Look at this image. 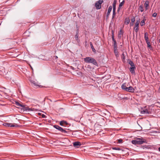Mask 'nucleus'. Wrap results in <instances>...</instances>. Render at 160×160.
<instances>
[{
  "label": "nucleus",
  "instance_id": "obj_11",
  "mask_svg": "<svg viewBox=\"0 0 160 160\" xmlns=\"http://www.w3.org/2000/svg\"><path fill=\"white\" fill-rule=\"evenodd\" d=\"M73 145L74 147L78 148L79 146L81 145V144L80 142H76L73 143Z\"/></svg>",
  "mask_w": 160,
  "mask_h": 160
},
{
  "label": "nucleus",
  "instance_id": "obj_22",
  "mask_svg": "<svg viewBox=\"0 0 160 160\" xmlns=\"http://www.w3.org/2000/svg\"><path fill=\"white\" fill-rule=\"evenodd\" d=\"M144 6L146 8V9L147 10L148 9V7L149 6V2L148 1H147L145 2V4H144Z\"/></svg>",
  "mask_w": 160,
  "mask_h": 160
},
{
  "label": "nucleus",
  "instance_id": "obj_3",
  "mask_svg": "<svg viewBox=\"0 0 160 160\" xmlns=\"http://www.w3.org/2000/svg\"><path fill=\"white\" fill-rule=\"evenodd\" d=\"M30 82L32 85L34 87L37 88L38 87H40L41 86L40 85V83H39L36 80H32V79L29 80Z\"/></svg>",
  "mask_w": 160,
  "mask_h": 160
},
{
  "label": "nucleus",
  "instance_id": "obj_31",
  "mask_svg": "<svg viewBox=\"0 0 160 160\" xmlns=\"http://www.w3.org/2000/svg\"><path fill=\"white\" fill-rule=\"evenodd\" d=\"M112 149L114 150H121L120 148H119L117 147H113Z\"/></svg>",
  "mask_w": 160,
  "mask_h": 160
},
{
  "label": "nucleus",
  "instance_id": "obj_34",
  "mask_svg": "<svg viewBox=\"0 0 160 160\" xmlns=\"http://www.w3.org/2000/svg\"><path fill=\"white\" fill-rule=\"evenodd\" d=\"M112 40L113 41H116L115 40L114 37V35H113V33H112Z\"/></svg>",
  "mask_w": 160,
  "mask_h": 160
},
{
  "label": "nucleus",
  "instance_id": "obj_24",
  "mask_svg": "<svg viewBox=\"0 0 160 160\" xmlns=\"http://www.w3.org/2000/svg\"><path fill=\"white\" fill-rule=\"evenodd\" d=\"M148 45V47L151 50L152 49V47L151 46L150 42L149 41L147 42H146Z\"/></svg>",
  "mask_w": 160,
  "mask_h": 160
},
{
  "label": "nucleus",
  "instance_id": "obj_2",
  "mask_svg": "<svg viewBox=\"0 0 160 160\" xmlns=\"http://www.w3.org/2000/svg\"><path fill=\"white\" fill-rule=\"evenodd\" d=\"M144 142L142 139L140 138H137L132 141V143L134 144H141Z\"/></svg>",
  "mask_w": 160,
  "mask_h": 160
},
{
  "label": "nucleus",
  "instance_id": "obj_38",
  "mask_svg": "<svg viewBox=\"0 0 160 160\" xmlns=\"http://www.w3.org/2000/svg\"><path fill=\"white\" fill-rule=\"evenodd\" d=\"M142 20H144V21H146V18L145 16L143 17V19Z\"/></svg>",
  "mask_w": 160,
  "mask_h": 160
},
{
  "label": "nucleus",
  "instance_id": "obj_25",
  "mask_svg": "<svg viewBox=\"0 0 160 160\" xmlns=\"http://www.w3.org/2000/svg\"><path fill=\"white\" fill-rule=\"evenodd\" d=\"M78 33H77L76 34L75 36V38L76 40L78 42V43H79V42L80 41V40L78 39Z\"/></svg>",
  "mask_w": 160,
  "mask_h": 160
},
{
  "label": "nucleus",
  "instance_id": "obj_37",
  "mask_svg": "<svg viewBox=\"0 0 160 160\" xmlns=\"http://www.w3.org/2000/svg\"><path fill=\"white\" fill-rule=\"evenodd\" d=\"M42 118H45L46 117V116L45 115L42 114Z\"/></svg>",
  "mask_w": 160,
  "mask_h": 160
},
{
  "label": "nucleus",
  "instance_id": "obj_40",
  "mask_svg": "<svg viewBox=\"0 0 160 160\" xmlns=\"http://www.w3.org/2000/svg\"><path fill=\"white\" fill-rule=\"evenodd\" d=\"M87 68H90V67L89 65H88L87 66Z\"/></svg>",
  "mask_w": 160,
  "mask_h": 160
},
{
  "label": "nucleus",
  "instance_id": "obj_10",
  "mask_svg": "<svg viewBox=\"0 0 160 160\" xmlns=\"http://www.w3.org/2000/svg\"><path fill=\"white\" fill-rule=\"evenodd\" d=\"M4 125L6 126H8V127H16L17 126V125L12 124L10 123H6L4 124Z\"/></svg>",
  "mask_w": 160,
  "mask_h": 160
},
{
  "label": "nucleus",
  "instance_id": "obj_30",
  "mask_svg": "<svg viewBox=\"0 0 160 160\" xmlns=\"http://www.w3.org/2000/svg\"><path fill=\"white\" fill-rule=\"evenodd\" d=\"M145 21L144 20H142L140 23V25L141 26H143L145 24Z\"/></svg>",
  "mask_w": 160,
  "mask_h": 160
},
{
  "label": "nucleus",
  "instance_id": "obj_15",
  "mask_svg": "<svg viewBox=\"0 0 160 160\" xmlns=\"http://www.w3.org/2000/svg\"><path fill=\"white\" fill-rule=\"evenodd\" d=\"M59 124L61 126H64V125H67L68 124V123L66 121L64 120H62L60 122Z\"/></svg>",
  "mask_w": 160,
  "mask_h": 160
},
{
  "label": "nucleus",
  "instance_id": "obj_16",
  "mask_svg": "<svg viewBox=\"0 0 160 160\" xmlns=\"http://www.w3.org/2000/svg\"><path fill=\"white\" fill-rule=\"evenodd\" d=\"M144 38L146 42L149 41L148 33L147 32L144 33Z\"/></svg>",
  "mask_w": 160,
  "mask_h": 160
},
{
  "label": "nucleus",
  "instance_id": "obj_12",
  "mask_svg": "<svg viewBox=\"0 0 160 160\" xmlns=\"http://www.w3.org/2000/svg\"><path fill=\"white\" fill-rule=\"evenodd\" d=\"M126 54H127L126 52H123L121 56V59H122V61L123 62H125Z\"/></svg>",
  "mask_w": 160,
  "mask_h": 160
},
{
  "label": "nucleus",
  "instance_id": "obj_41",
  "mask_svg": "<svg viewBox=\"0 0 160 160\" xmlns=\"http://www.w3.org/2000/svg\"><path fill=\"white\" fill-rule=\"evenodd\" d=\"M158 91H159V92H160V86L159 87V88L158 89Z\"/></svg>",
  "mask_w": 160,
  "mask_h": 160
},
{
  "label": "nucleus",
  "instance_id": "obj_9",
  "mask_svg": "<svg viewBox=\"0 0 160 160\" xmlns=\"http://www.w3.org/2000/svg\"><path fill=\"white\" fill-rule=\"evenodd\" d=\"M135 89L132 86H130L127 87L126 88V91L127 92H134Z\"/></svg>",
  "mask_w": 160,
  "mask_h": 160
},
{
  "label": "nucleus",
  "instance_id": "obj_14",
  "mask_svg": "<svg viewBox=\"0 0 160 160\" xmlns=\"http://www.w3.org/2000/svg\"><path fill=\"white\" fill-rule=\"evenodd\" d=\"M114 51L116 57L117 58H118L119 57V52L118 51V48L114 49Z\"/></svg>",
  "mask_w": 160,
  "mask_h": 160
},
{
  "label": "nucleus",
  "instance_id": "obj_36",
  "mask_svg": "<svg viewBox=\"0 0 160 160\" xmlns=\"http://www.w3.org/2000/svg\"><path fill=\"white\" fill-rule=\"evenodd\" d=\"M118 142L119 143H122V140L121 139H118Z\"/></svg>",
  "mask_w": 160,
  "mask_h": 160
},
{
  "label": "nucleus",
  "instance_id": "obj_6",
  "mask_svg": "<svg viewBox=\"0 0 160 160\" xmlns=\"http://www.w3.org/2000/svg\"><path fill=\"white\" fill-rule=\"evenodd\" d=\"M117 2V0H114L113 2L112 5L113 7V14H112V18H114L116 14V5Z\"/></svg>",
  "mask_w": 160,
  "mask_h": 160
},
{
  "label": "nucleus",
  "instance_id": "obj_1",
  "mask_svg": "<svg viewBox=\"0 0 160 160\" xmlns=\"http://www.w3.org/2000/svg\"><path fill=\"white\" fill-rule=\"evenodd\" d=\"M84 61L86 63H92L96 66H98V63L96 60L91 57H87L84 58Z\"/></svg>",
  "mask_w": 160,
  "mask_h": 160
},
{
  "label": "nucleus",
  "instance_id": "obj_35",
  "mask_svg": "<svg viewBox=\"0 0 160 160\" xmlns=\"http://www.w3.org/2000/svg\"><path fill=\"white\" fill-rule=\"evenodd\" d=\"M157 13L156 12L154 13L152 15V16L153 17H155L157 16Z\"/></svg>",
  "mask_w": 160,
  "mask_h": 160
},
{
  "label": "nucleus",
  "instance_id": "obj_18",
  "mask_svg": "<svg viewBox=\"0 0 160 160\" xmlns=\"http://www.w3.org/2000/svg\"><path fill=\"white\" fill-rule=\"evenodd\" d=\"M123 31L121 29L118 32V38H121L122 36L123 35Z\"/></svg>",
  "mask_w": 160,
  "mask_h": 160
},
{
  "label": "nucleus",
  "instance_id": "obj_33",
  "mask_svg": "<svg viewBox=\"0 0 160 160\" xmlns=\"http://www.w3.org/2000/svg\"><path fill=\"white\" fill-rule=\"evenodd\" d=\"M135 18L134 17H133L131 19V22H132V23H133V22L135 21Z\"/></svg>",
  "mask_w": 160,
  "mask_h": 160
},
{
  "label": "nucleus",
  "instance_id": "obj_7",
  "mask_svg": "<svg viewBox=\"0 0 160 160\" xmlns=\"http://www.w3.org/2000/svg\"><path fill=\"white\" fill-rule=\"evenodd\" d=\"M139 23V20L137 21L135 23V26L133 28V29L136 33L138 32L139 30L138 27Z\"/></svg>",
  "mask_w": 160,
  "mask_h": 160
},
{
  "label": "nucleus",
  "instance_id": "obj_29",
  "mask_svg": "<svg viewBox=\"0 0 160 160\" xmlns=\"http://www.w3.org/2000/svg\"><path fill=\"white\" fill-rule=\"evenodd\" d=\"M139 9L141 12H142L144 11L142 5L140 6L139 7Z\"/></svg>",
  "mask_w": 160,
  "mask_h": 160
},
{
  "label": "nucleus",
  "instance_id": "obj_13",
  "mask_svg": "<svg viewBox=\"0 0 160 160\" xmlns=\"http://www.w3.org/2000/svg\"><path fill=\"white\" fill-rule=\"evenodd\" d=\"M112 6H110L108 8V12H107V13L106 16L107 18L108 17V16L109 15L110 13L112 10Z\"/></svg>",
  "mask_w": 160,
  "mask_h": 160
},
{
  "label": "nucleus",
  "instance_id": "obj_23",
  "mask_svg": "<svg viewBox=\"0 0 160 160\" xmlns=\"http://www.w3.org/2000/svg\"><path fill=\"white\" fill-rule=\"evenodd\" d=\"M113 42V49L118 48L117 43L116 41H115Z\"/></svg>",
  "mask_w": 160,
  "mask_h": 160
},
{
  "label": "nucleus",
  "instance_id": "obj_8",
  "mask_svg": "<svg viewBox=\"0 0 160 160\" xmlns=\"http://www.w3.org/2000/svg\"><path fill=\"white\" fill-rule=\"evenodd\" d=\"M24 110L28 111H38V110L37 109H35L33 108H29L28 107H25L24 106V107H22Z\"/></svg>",
  "mask_w": 160,
  "mask_h": 160
},
{
  "label": "nucleus",
  "instance_id": "obj_28",
  "mask_svg": "<svg viewBox=\"0 0 160 160\" xmlns=\"http://www.w3.org/2000/svg\"><path fill=\"white\" fill-rule=\"evenodd\" d=\"M128 63H129V64L131 66V67L135 66V65H134V63L132 61H131V60H130L129 62Z\"/></svg>",
  "mask_w": 160,
  "mask_h": 160
},
{
  "label": "nucleus",
  "instance_id": "obj_20",
  "mask_svg": "<svg viewBox=\"0 0 160 160\" xmlns=\"http://www.w3.org/2000/svg\"><path fill=\"white\" fill-rule=\"evenodd\" d=\"M122 88L125 91H126V88H127V87L126 86V83H124L121 86Z\"/></svg>",
  "mask_w": 160,
  "mask_h": 160
},
{
  "label": "nucleus",
  "instance_id": "obj_27",
  "mask_svg": "<svg viewBox=\"0 0 160 160\" xmlns=\"http://www.w3.org/2000/svg\"><path fill=\"white\" fill-rule=\"evenodd\" d=\"M16 105L18 106H20L22 107H24V105H21L18 102H15Z\"/></svg>",
  "mask_w": 160,
  "mask_h": 160
},
{
  "label": "nucleus",
  "instance_id": "obj_5",
  "mask_svg": "<svg viewBox=\"0 0 160 160\" xmlns=\"http://www.w3.org/2000/svg\"><path fill=\"white\" fill-rule=\"evenodd\" d=\"M53 127L62 132L64 133H66L67 132L65 130L63 129L62 128L60 127L58 125H54L53 126Z\"/></svg>",
  "mask_w": 160,
  "mask_h": 160
},
{
  "label": "nucleus",
  "instance_id": "obj_43",
  "mask_svg": "<svg viewBox=\"0 0 160 160\" xmlns=\"http://www.w3.org/2000/svg\"><path fill=\"white\" fill-rule=\"evenodd\" d=\"M56 58H58V57L57 56H56Z\"/></svg>",
  "mask_w": 160,
  "mask_h": 160
},
{
  "label": "nucleus",
  "instance_id": "obj_26",
  "mask_svg": "<svg viewBox=\"0 0 160 160\" xmlns=\"http://www.w3.org/2000/svg\"><path fill=\"white\" fill-rule=\"evenodd\" d=\"M90 46L91 47V48H92V51L93 52H96V50L95 49V48H94L92 43L91 42H90Z\"/></svg>",
  "mask_w": 160,
  "mask_h": 160
},
{
  "label": "nucleus",
  "instance_id": "obj_39",
  "mask_svg": "<svg viewBox=\"0 0 160 160\" xmlns=\"http://www.w3.org/2000/svg\"><path fill=\"white\" fill-rule=\"evenodd\" d=\"M133 23H132V22H130V26H133Z\"/></svg>",
  "mask_w": 160,
  "mask_h": 160
},
{
  "label": "nucleus",
  "instance_id": "obj_32",
  "mask_svg": "<svg viewBox=\"0 0 160 160\" xmlns=\"http://www.w3.org/2000/svg\"><path fill=\"white\" fill-rule=\"evenodd\" d=\"M124 3V1L123 0L119 4V7L120 8V7H121L123 5Z\"/></svg>",
  "mask_w": 160,
  "mask_h": 160
},
{
  "label": "nucleus",
  "instance_id": "obj_19",
  "mask_svg": "<svg viewBox=\"0 0 160 160\" xmlns=\"http://www.w3.org/2000/svg\"><path fill=\"white\" fill-rule=\"evenodd\" d=\"M141 113L142 114H149L148 111L147 109L143 110L142 111H141Z\"/></svg>",
  "mask_w": 160,
  "mask_h": 160
},
{
  "label": "nucleus",
  "instance_id": "obj_21",
  "mask_svg": "<svg viewBox=\"0 0 160 160\" xmlns=\"http://www.w3.org/2000/svg\"><path fill=\"white\" fill-rule=\"evenodd\" d=\"M130 22V19L129 18H127L125 19L124 23L126 25L128 24Z\"/></svg>",
  "mask_w": 160,
  "mask_h": 160
},
{
  "label": "nucleus",
  "instance_id": "obj_42",
  "mask_svg": "<svg viewBox=\"0 0 160 160\" xmlns=\"http://www.w3.org/2000/svg\"><path fill=\"white\" fill-rule=\"evenodd\" d=\"M158 151L160 152V147H159L158 148Z\"/></svg>",
  "mask_w": 160,
  "mask_h": 160
},
{
  "label": "nucleus",
  "instance_id": "obj_4",
  "mask_svg": "<svg viewBox=\"0 0 160 160\" xmlns=\"http://www.w3.org/2000/svg\"><path fill=\"white\" fill-rule=\"evenodd\" d=\"M103 0H99L97 1L95 3V6L96 8L99 9L101 8V4L103 3Z\"/></svg>",
  "mask_w": 160,
  "mask_h": 160
},
{
  "label": "nucleus",
  "instance_id": "obj_17",
  "mask_svg": "<svg viewBox=\"0 0 160 160\" xmlns=\"http://www.w3.org/2000/svg\"><path fill=\"white\" fill-rule=\"evenodd\" d=\"M135 66L132 67L130 68V69H129L130 71L132 73H135Z\"/></svg>",
  "mask_w": 160,
  "mask_h": 160
}]
</instances>
